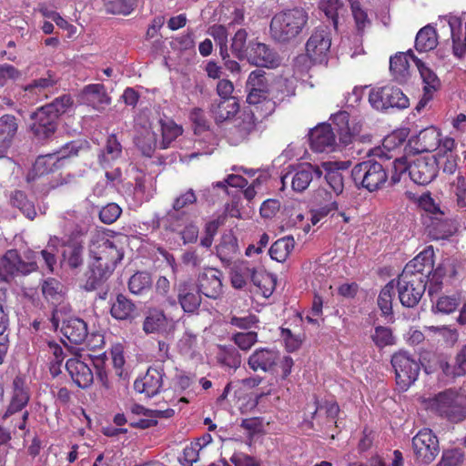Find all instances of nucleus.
Segmentation results:
<instances>
[{"instance_id": "6e6552de", "label": "nucleus", "mask_w": 466, "mask_h": 466, "mask_svg": "<svg viewBox=\"0 0 466 466\" xmlns=\"http://www.w3.org/2000/svg\"><path fill=\"white\" fill-rule=\"evenodd\" d=\"M391 365L396 375V382L401 390H407L418 379L420 364L408 351L400 350L391 357Z\"/></svg>"}, {"instance_id": "20e7f679", "label": "nucleus", "mask_w": 466, "mask_h": 466, "mask_svg": "<svg viewBox=\"0 0 466 466\" xmlns=\"http://www.w3.org/2000/svg\"><path fill=\"white\" fill-rule=\"evenodd\" d=\"M426 408L451 422H459L466 418L464 400L454 390H447L429 398Z\"/></svg>"}, {"instance_id": "3c124183", "label": "nucleus", "mask_w": 466, "mask_h": 466, "mask_svg": "<svg viewBox=\"0 0 466 466\" xmlns=\"http://www.w3.org/2000/svg\"><path fill=\"white\" fill-rule=\"evenodd\" d=\"M395 289L394 280H391L382 288L379 294L378 306L385 316L392 314V299L395 295Z\"/></svg>"}, {"instance_id": "8fccbe9b", "label": "nucleus", "mask_w": 466, "mask_h": 466, "mask_svg": "<svg viewBox=\"0 0 466 466\" xmlns=\"http://www.w3.org/2000/svg\"><path fill=\"white\" fill-rule=\"evenodd\" d=\"M248 33L245 29H239L232 38L231 52L239 60L247 59L249 51V44L247 45Z\"/></svg>"}, {"instance_id": "de8ad7c7", "label": "nucleus", "mask_w": 466, "mask_h": 466, "mask_svg": "<svg viewBox=\"0 0 466 466\" xmlns=\"http://www.w3.org/2000/svg\"><path fill=\"white\" fill-rule=\"evenodd\" d=\"M350 3L356 30L359 35H363L366 29L370 28L371 20L359 0H350Z\"/></svg>"}, {"instance_id": "6ab92c4d", "label": "nucleus", "mask_w": 466, "mask_h": 466, "mask_svg": "<svg viewBox=\"0 0 466 466\" xmlns=\"http://www.w3.org/2000/svg\"><path fill=\"white\" fill-rule=\"evenodd\" d=\"M295 96V86L292 80L283 77L276 78L270 84L269 97L266 102L268 112L271 114L277 105H279Z\"/></svg>"}, {"instance_id": "cd10ccee", "label": "nucleus", "mask_w": 466, "mask_h": 466, "mask_svg": "<svg viewBox=\"0 0 466 466\" xmlns=\"http://www.w3.org/2000/svg\"><path fill=\"white\" fill-rule=\"evenodd\" d=\"M17 131L16 119L12 115L0 117V158L7 156Z\"/></svg>"}, {"instance_id": "c756f323", "label": "nucleus", "mask_w": 466, "mask_h": 466, "mask_svg": "<svg viewBox=\"0 0 466 466\" xmlns=\"http://www.w3.org/2000/svg\"><path fill=\"white\" fill-rule=\"evenodd\" d=\"M14 395L5 417L21 410L29 400V393L25 378L16 377L13 382Z\"/></svg>"}, {"instance_id": "c9c22d12", "label": "nucleus", "mask_w": 466, "mask_h": 466, "mask_svg": "<svg viewBox=\"0 0 466 466\" xmlns=\"http://www.w3.org/2000/svg\"><path fill=\"white\" fill-rule=\"evenodd\" d=\"M244 274L261 290L264 297L268 298L272 294L274 279L270 274L258 271L255 268H246Z\"/></svg>"}, {"instance_id": "7c9ffc66", "label": "nucleus", "mask_w": 466, "mask_h": 466, "mask_svg": "<svg viewBox=\"0 0 466 466\" xmlns=\"http://www.w3.org/2000/svg\"><path fill=\"white\" fill-rule=\"evenodd\" d=\"M111 316L118 320H132L137 315V307L123 294L116 296L110 309Z\"/></svg>"}, {"instance_id": "49530a36", "label": "nucleus", "mask_w": 466, "mask_h": 466, "mask_svg": "<svg viewBox=\"0 0 466 466\" xmlns=\"http://www.w3.org/2000/svg\"><path fill=\"white\" fill-rule=\"evenodd\" d=\"M295 240L292 236H287L276 240L269 248V256L278 262H284L293 250Z\"/></svg>"}, {"instance_id": "4d7b16f0", "label": "nucleus", "mask_w": 466, "mask_h": 466, "mask_svg": "<svg viewBox=\"0 0 466 466\" xmlns=\"http://www.w3.org/2000/svg\"><path fill=\"white\" fill-rule=\"evenodd\" d=\"M31 259H34V261H31V272L38 268L37 264L40 262H43L46 266V268L50 272H53L54 266L56 263L54 250L49 251L43 249L41 251L31 252Z\"/></svg>"}, {"instance_id": "f03ea898", "label": "nucleus", "mask_w": 466, "mask_h": 466, "mask_svg": "<svg viewBox=\"0 0 466 466\" xmlns=\"http://www.w3.org/2000/svg\"><path fill=\"white\" fill-rule=\"evenodd\" d=\"M440 161L436 156L402 157L393 161L391 184L400 181L408 172L410 178L418 185H428L438 175Z\"/></svg>"}, {"instance_id": "39448f33", "label": "nucleus", "mask_w": 466, "mask_h": 466, "mask_svg": "<svg viewBox=\"0 0 466 466\" xmlns=\"http://www.w3.org/2000/svg\"><path fill=\"white\" fill-rule=\"evenodd\" d=\"M355 185L369 192H375L383 187L388 181V172L382 164L373 159L355 165L351 170Z\"/></svg>"}, {"instance_id": "680f3d73", "label": "nucleus", "mask_w": 466, "mask_h": 466, "mask_svg": "<svg viewBox=\"0 0 466 466\" xmlns=\"http://www.w3.org/2000/svg\"><path fill=\"white\" fill-rule=\"evenodd\" d=\"M371 339L378 348H384L394 344L392 331L388 327L377 326L374 329V333L371 335Z\"/></svg>"}, {"instance_id": "412c9836", "label": "nucleus", "mask_w": 466, "mask_h": 466, "mask_svg": "<svg viewBox=\"0 0 466 466\" xmlns=\"http://www.w3.org/2000/svg\"><path fill=\"white\" fill-rule=\"evenodd\" d=\"M91 365L89 361L75 357L66 360V369L76 385L81 389H86L94 381Z\"/></svg>"}, {"instance_id": "603ef678", "label": "nucleus", "mask_w": 466, "mask_h": 466, "mask_svg": "<svg viewBox=\"0 0 466 466\" xmlns=\"http://www.w3.org/2000/svg\"><path fill=\"white\" fill-rule=\"evenodd\" d=\"M56 83V80L50 71H47L44 76L35 78L31 81V99L33 96H40L41 94L44 97H47V92Z\"/></svg>"}, {"instance_id": "f3484780", "label": "nucleus", "mask_w": 466, "mask_h": 466, "mask_svg": "<svg viewBox=\"0 0 466 466\" xmlns=\"http://www.w3.org/2000/svg\"><path fill=\"white\" fill-rule=\"evenodd\" d=\"M164 375L161 367H150L143 377L135 380L134 389L147 398H152L161 391Z\"/></svg>"}, {"instance_id": "5fc2aeb1", "label": "nucleus", "mask_w": 466, "mask_h": 466, "mask_svg": "<svg viewBox=\"0 0 466 466\" xmlns=\"http://www.w3.org/2000/svg\"><path fill=\"white\" fill-rule=\"evenodd\" d=\"M152 279L147 272H137L128 281V289L130 292L140 295L151 288Z\"/></svg>"}, {"instance_id": "2eb2a0df", "label": "nucleus", "mask_w": 466, "mask_h": 466, "mask_svg": "<svg viewBox=\"0 0 466 466\" xmlns=\"http://www.w3.org/2000/svg\"><path fill=\"white\" fill-rule=\"evenodd\" d=\"M410 53L411 59L415 63L424 84L423 96L416 107L417 110L420 111L428 104L430 100L432 99L433 93L441 87V81L435 72L427 66L425 63L422 62L420 58H418L411 50H410Z\"/></svg>"}, {"instance_id": "a211bd4d", "label": "nucleus", "mask_w": 466, "mask_h": 466, "mask_svg": "<svg viewBox=\"0 0 466 466\" xmlns=\"http://www.w3.org/2000/svg\"><path fill=\"white\" fill-rule=\"evenodd\" d=\"M28 272V264L21 259L15 249L6 251L0 259V279L3 281H9L18 275L25 276Z\"/></svg>"}, {"instance_id": "a18cd8bd", "label": "nucleus", "mask_w": 466, "mask_h": 466, "mask_svg": "<svg viewBox=\"0 0 466 466\" xmlns=\"http://www.w3.org/2000/svg\"><path fill=\"white\" fill-rule=\"evenodd\" d=\"M338 162H324L322 167L325 170V179L336 195L342 193L344 188L343 176L339 171Z\"/></svg>"}, {"instance_id": "f704fd0d", "label": "nucleus", "mask_w": 466, "mask_h": 466, "mask_svg": "<svg viewBox=\"0 0 466 466\" xmlns=\"http://www.w3.org/2000/svg\"><path fill=\"white\" fill-rule=\"evenodd\" d=\"M216 359L219 365L233 370H238L242 362L238 350L231 345H219Z\"/></svg>"}, {"instance_id": "5701e85b", "label": "nucleus", "mask_w": 466, "mask_h": 466, "mask_svg": "<svg viewBox=\"0 0 466 466\" xmlns=\"http://www.w3.org/2000/svg\"><path fill=\"white\" fill-rule=\"evenodd\" d=\"M314 171L320 175V171L318 168L314 169L313 166L309 164L301 165L281 177L282 186L285 187L290 183L294 191L302 192L308 188L312 181Z\"/></svg>"}, {"instance_id": "4be33fe9", "label": "nucleus", "mask_w": 466, "mask_h": 466, "mask_svg": "<svg viewBox=\"0 0 466 466\" xmlns=\"http://www.w3.org/2000/svg\"><path fill=\"white\" fill-rule=\"evenodd\" d=\"M310 147L316 152H332L336 147V137L331 125H319L309 132Z\"/></svg>"}, {"instance_id": "e433bc0d", "label": "nucleus", "mask_w": 466, "mask_h": 466, "mask_svg": "<svg viewBox=\"0 0 466 466\" xmlns=\"http://www.w3.org/2000/svg\"><path fill=\"white\" fill-rule=\"evenodd\" d=\"M200 293L195 292L187 284L179 286L177 299L183 310L187 313L197 311L201 304Z\"/></svg>"}, {"instance_id": "37998d69", "label": "nucleus", "mask_w": 466, "mask_h": 466, "mask_svg": "<svg viewBox=\"0 0 466 466\" xmlns=\"http://www.w3.org/2000/svg\"><path fill=\"white\" fill-rule=\"evenodd\" d=\"M432 311L441 314H451L456 310L461 304V296L459 294L452 295H439L434 293V299L432 300Z\"/></svg>"}, {"instance_id": "69168bd1", "label": "nucleus", "mask_w": 466, "mask_h": 466, "mask_svg": "<svg viewBox=\"0 0 466 466\" xmlns=\"http://www.w3.org/2000/svg\"><path fill=\"white\" fill-rule=\"evenodd\" d=\"M341 6L342 5L339 0H321L319 2V8L332 21L335 28H337L338 25V11Z\"/></svg>"}, {"instance_id": "13d9d810", "label": "nucleus", "mask_w": 466, "mask_h": 466, "mask_svg": "<svg viewBox=\"0 0 466 466\" xmlns=\"http://www.w3.org/2000/svg\"><path fill=\"white\" fill-rule=\"evenodd\" d=\"M177 348L181 354L193 358L198 349V337L189 330H186L177 342Z\"/></svg>"}, {"instance_id": "c03bdc74", "label": "nucleus", "mask_w": 466, "mask_h": 466, "mask_svg": "<svg viewBox=\"0 0 466 466\" xmlns=\"http://www.w3.org/2000/svg\"><path fill=\"white\" fill-rule=\"evenodd\" d=\"M159 125L161 127L162 139L159 143L161 149L168 148L171 144L183 133V128L178 126L174 120L167 118L160 119Z\"/></svg>"}, {"instance_id": "864d4df0", "label": "nucleus", "mask_w": 466, "mask_h": 466, "mask_svg": "<svg viewBox=\"0 0 466 466\" xmlns=\"http://www.w3.org/2000/svg\"><path fill=\"white\" fill-rule=\"evenodd\" d=\"M83 249V246L77 241L67 244V248L63 252V257L70 268L75 269L82 266Z\"/></svg>"}, {"instance_id": "338daca9", "label": "nucleus", "mask_w": 466, "mask_h": 466, "mask_svg": "<svg viewBox=\"0 0 466 466\" xmlns=\"http://www.w3.org/2000/svg\"><path fill=\"white\" fill-rule=\"evenodd\" d=\"M464 459V453L460 449L443 451L441 461L437 466H460Z\"/></svg>"}, {"instance_id": "f257e3e1", "label": "nucleus", "mask_w": 466, "mask_h": 466, "mask_svg": "<svg viewBox=\"0 0 466 466\" xmlns=\"http://www.w3.org/2000/svg\"><path fill=\"white\" fill-rule=\"evenodd\" d=\"M93 262L86 273L84 289L92 291L100 287L115 270L124 258V248L119 240L105 234H96L90 244Z\"/></svg>"}, {"instance_id": "1a4fd4ad", "label": "nucleus", "mask_w": 466, "mask_h": 466, "mask_svg": "<svg viewBox=\"0 0 466 466\" xmlns=\"http://www.w3.org/2000/svg\"><path fill=\"white\" fill-rule=\"evenodd\" d=\"M331 46V36L327 26L317 27L306 43V56L297 57V62L306 61L309 57L314 63L327 61Z\"/></svg>"}, {"instance_id": "052dcab7", "label": "nucleus", "mask_w": 466, "mask_h": 466, "mask_svg": "<svg viewBox=\"0 0 466 466\" xmlns=\"http://www.w3.org/2000/svg\"><path fill=\"white\" fill-rule=\"evenodd\" d=\"M136 6V0H113L106 4L107 13L113 15H129Z\"/></svg>"}, {"instance_id": "0eeeda50", "label": "nucleus", "mask_w": 466, "mask_h": 466, "mask_svg": "<svg viewBox=\"0 0 466 466\" xmlns=\"http://www.w3.org/2000/svg\"><path fill=\"white\" fill-rule=\"evenodd\" d=\"M426 274L408 275L401 273L395 285L402 306L414 308L421 299L427 286Z\"/></svg>"}, {"instance_id": "7ed1b4c3", "label": "nucleus", "mask_w": 466, "mask_h": 466, "mask_svg": "<svg viewBox=\"0 0 466 466\" xmlns=\"http://www.w3.org/2000/svg\"><path fill=\"white\" fill-rule=\"evenodd\" d=\"M309 15L301 7L286 9L273 15L269 25L271 38L278 43L287 44L299 36L308 25Z\"/></svg>"}, {"instance_id": "9d476101", "label": "nucleus", "mask_w": 466, "mask_h": 466, "mask_svg": "<svg viewBox=\"0 0 466 466\" xmlns=\"http://www.w3.org/2000/svg\"><path fill=\"white\" fill-rule=\"evenodd\" d=\"M412 449L419 463L430 464L440 451L438 438L431 429L424 428L412 438Z\"/></svg>"}, {"instance_id": "b1692460", "label": "nucleus", "mask_w": 466, "mask_h": 466, "mask_svg": "<svg viewBox=\"0 0 466 466\" xmlns=\"http://www.w3.org/2000/svg\"><path fill=\"white\" fill-rule=\"evenodd\" d=\"M334 132H337L339 141L343 145H349L360 134V126L350 125V115L346 111H339L331 116Z\"/></svg>"}, {"instance_id": "a878e982", "label": "nucleus", "mask_w": 466, "mask_h": 466, "mask_svg": "<svg viewBox=\"0 0 466 466\" xmlns=\"http://www.w3.org/2000/svg\"><path fill=\"white\" fill-rule=\"evenodd\" d=\"M61 332L69 343L78 345L87 337V325L82 319L69 317L63 319Z\"/></svg>"}, {"instance_id": "f8f14e48", "label": "nucleus", "mask_w": 466, "mask_h": 466, "mask_svg": "<svg viewBox=\"0 0 466 466\" xmlns=\"http://www.w3.org/2000/svg\"><path fill=\"white\" fill-rule=\"evenodd\" d=\"M280 353L275 348L260 347L248 358V366L254 372L271 373L279 364Z\"/></svg>"}, {"instance_id": "dca6fc26", "label": "nucleus", "mask_w": 466, "mask_h": 466, "mask_svg": "<svg viewBox=\"0 0 466 466\" xmlns=\"http://www.w3.org/2000/svg\"><path fill=\"white\" fill-rule=\"evenodd\" d=\"M459 263L454 258H445L434 269L430 279L428 294L434 299V293H439L442 289V280H452L456 278Z\"/></svg>"}, {"instance_id": "423d86ee", "label": "nucleus", "mask_w": 466, "mask_h": 466, "mask_svg": "<svg viewBox=\"0 0 466 466\" xmlns=\"http://www.w3.org/2000/svg\"><path fill=\"white\" fill-rule=\"evenodd\" d=\"M369 102L378 111H386L389 108L405 109L410 106V100L402 90L391 85L372 87L369 94Z\"/></svg>"}, {"instance_id": "72a5a7b5", "label": "nucleus", "mask_w": 466, "mask_h": 466, "mask_svg": "<svg viewBox=\"0 0 466 466\" xmlns=\"http://www.w3.org/2000/svg\"><path fill=\"white\" fill-rule=\"evenodd\" d=\"M122 155V146L116 135L112 134L106 138L105 147L98 155V162L101 167H107Z\"/></svg>"}, {"instance_id": "9b49d317", "label": "nucleus", "mask_w": 466, "mask_h": 466, "mask_svg": "<svg viewBox=\"0 0 466 466\" xmlns=\"http://www.w3.org/2000/svg\"><path fill=\"white\" fill-rule=\"evenodd\" d=\"M269 90L270 84L265 71L256 69L250 72L246 82L247 102L249 105L257 106L267 102L269 97Z\"/></svg>"}, {"instance_id": "6e6d98bb", "label": "nucleus", "mask_w": 466, "mask_h": 466, "mask_svg": "<svg viewBox=\"0 0 466 466\" xmlns=\"http://www.w3.org/2000/svg\"><path fill=\"white\" fill-rule=\"evenodd\" d=\"M231 340L242 351H248L258 341V332L239 331L232 334Z\"/></svg>"}, {"instance_id": "58836bf2", "label": "nucleus", "mask_w": 466, "mask_h": 466, "mask_svg": "<svg viewBox=\"0 0 466 466\" xmlns=\"http://www.w3.org/2000/svg\"><path fill=\"white\" fill-rule=\"evenodd\" d=\"M138 150L147 157H151L157 147V135L150 128H144L135 137Z\"/></svg>"}, {"instance_id": "bb28decb", "label": "nucleus", "mask_w": 466, "mask_h": 466, "mask_svg": "<svg viewBox=\"0 0 466 466\" xmlns=\"http://www.w3.org/2000/svg\"><path fill=\"white\" fill-rule=\"evenodd\" d=\"M433 248L427 247L405 266L402 273L408 275L426 274L428 276L433 267Z\"/></svg>"}, {"instance_id": "4468645a", "label": "nucleus", "mask_w": 466, "mask_h": 466, "mask_svg": "<svg viewBox=\"0 0 466 466\" xmlns=\"http://www.w3.org/2000/svg\"><path fill=\"white\" fill-rule=\"evenodd\" d=\"M247 60L256 66L276 68L281 63L279 55L269 46L258 41L249 42Z\"/></svg>"}, {"instance_id": "79ce46f5", "label": "nucleus", "mask_w": 466, "mask_h": 466, "mask_svg": "<svg viewBox=\"0 0 466 466\" xmlns=\"http://www.w3.org/2000/svg\"><path fill=\"white\" fill-rule=\"evenodd\" d=\"M258 118L255 113L251 110H244L238 117L237 124L235 125V131L238 136V140H245L253 133L257 128Z\"/></svg>"}, {"instance_id": "c85d7f7f", "label": "nucleus", "mask_w": 466, "mask_h": 466, "mask_svg": "<svg viewBox=\"0 0 466 466\" xmlns=\"http://www.w3.org/2000/svg\"><path fill=\"white\" fill-rule=\"evenodd\" d=\"M238 110L239 105L236 99H217L210 106V112L217 123L232 118Z\"/></svg>"}, {"instance_id": "2f4dec72", "label": "nucleus", "mask_w": 466, "mask_h": 466, "mask_svg": "<svg viewBox=\"0 0 466 466\" xmlns=\"http://www.w3.org/2000/svg\"><path fill=\"white\" fill-rule=\"evenodd\" d=\"M408 57L411 58L410 50L407 53H398L390 59V73L399 83H405L410 76Z\"/></svg>"}, {"instance_id": "09e8293b", "label": "nucleus", "mask_w": 466, "mask_h": 466, "mask_svg": "<svg viewBox=\"0 0 466 466\" xmlns=\"http://www.w3.org/2000/svg\"><path fill=\"white\" fill-rule=\"evenodd\" d=\"M187 216V214L185 210H177L172 208L159 219L158 226H162L164 228L171 231H176L186 221Z\"/></svg>"}, {"instance_id": "473e14b6", "label": "nucleus", "mask_w": 466, "mask_h": 466, "mask_svg": "<svg viewBox=\"0 0 466 466\" xmlns=\"http://www.w3.org/2000/svg\"><path fill=\"white\" fill-rule=\"evenodd\" d=\"M441 144V133L434 127L422 129L416 137L417 150L420 152H431Z\"/></svg>"}, {"instance_id": "ea45409f", "label": "nucleus", "mask_w": 466, "mask_h": 466, "mask_svg": "<svg viewBox=\"0 0 466 466\" xmlns=\"http://www.w3.org/2000/svg\"><path fill=\"white\" fill-rule=\"evenodd\" d=\"M438 46V35L433 26L422 27L415 38V48L418 52H429Z\"/></svg>"}, {"instance_id": "bf43d9fd", "label": "nucleus", "mask_w": 466, "mask_h": 466, "mask_svg": "<svg viewBox=\"0 0 466 466\" xmlns=\"http://www.w3.org/2000/svg\"><path fill=\"white\" fill-rule=\"evenodd\" d=\"M73 104L72 98L70 96L64 95L60 97H57L50 104L41 106L39 109L44 111L45 113L54 114L56 115V120L58 116L64 114L67 108Z\"/></svg>"}, {"instance_id": "4c0bfd02", "label": "nucleus", "mask_w": 466, "mask_h": 466, "mask_svg": "<svg viewBox=\"0 0 466 466\" xmlns=\"http://www.w3.org/2000/svg\"><path fill=\"white\" fill-rule=\"evenodd\" d=\"M167 319L160 309H151L143 322V330L147 334L160 333L166 329Z\"/></svg>"}, {"instance_id": "774afa93", "label": "nucleus", "mask_w": 466, "mask_h": 466, "mask_svg": "<svg viewBox=\"0 0 466 466\" xmlns=\"http://www.w3.org/2000/svg\"><path fill=\"white\" fill-rule=\"evenodd\" d=\"M199 442H191L187 445L183 450V454L179 461L184 466H192L194 462L198 461L199 451Z\"/></svg>"}, {"instance_id": "ddd939ff", "label": "nucleus", "mask_w": 466, "mask_h": 466, "mask_svg": "<svg viewBox=\"0 0 466 466\" xmlns=\"http://www.w3.org/2000/svg\"><path fill=\"white\" fill-rule=\"evenodd\" d=\"M223 273L214 268H204L197 278L198 293L212 299H218L222 294Z\"/></svg>"}, {"instance_id": "a19ab883", "label": "nucleus", "mask_w": 466, "mask_h": 466, "mask_svg": "<svg viewBox=\"0 0 466 466\" xmlns=\"http://www.w3.org/2000/svg\"><path fill=\"white\" fill-rule=\"evenodd\" d=\"M456 230L455 223L449 218H434L429 226V234L434 239H446Z\"/></svg>"}, {"instance_id": "393cba45", "label": "nucleus", "mask_w": 466, "mask_h": 466, "mask_svg": "<svg viewBox=\"0 0 466 466\" xmlns=\"http://www.w3.org/2000/svg\"><path fill=\"white\" fill-rule=\"evenodd\" d=\"M81 100L97 111H103L111 103V97L101 84L86 86L81 93Z\"/></svg>"}, {"instance_id": "e2e57ef3", "label": "nucleus", "mask_w": 466, "mask_h": 466, "mask_svg": "<svg viewBox=\"0 0 466 466\" xmlns=\"http://www.w3.org/2000/svg\"><path fill=\"white\" fill-rule=\"evenodd\" d=\"M35 347L40 349L43 351H48L54 357L53 360L56 362H62L64 360L63 350L60 345L56 343L54 340H51L47 338L41 339L35 341Z\"/></svg>"}, {"instance_id": "aec40b11", "label": "nucleus", "mask_w": 466, "mask_h": 466, "mask_svg": "<svg viewBox=\"0 0 466 466\" xmlns=\"http://www.w3.org/2000/svg\"><path fill=\"white\" fill-rule=\"evenodd\" d=\"M31 119L34 121L31 125V131L33 132L34 138L37 142L42 143L49 139L56 130V115L45 113L41 109H37L36 112L31 116Z\"/></svg>"}, {"instance_id": "0e129e2a", "label": "nucleus", "mask_w": 466, "mask_h": 466, "mask_svg": "<svg viewBox=\"0 0 466 466\" xmlns=\"http://www.w3.org/2000/svg\"><path fill=\"white\" fill-rule=\"evenodd\" d=\"M451 190L456 197L457 206L460 208H466V181L465 178L459 175L451 184Z\"/></svg>"}]
</instances>
